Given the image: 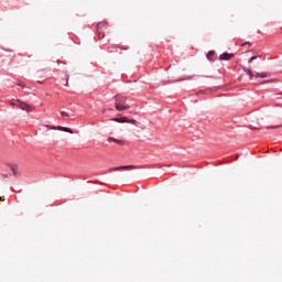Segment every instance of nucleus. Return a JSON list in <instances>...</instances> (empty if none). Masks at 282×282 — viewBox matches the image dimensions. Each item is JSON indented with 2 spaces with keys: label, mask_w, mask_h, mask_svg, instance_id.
Returning a JSON list of instances; mask_svg holds the SVG:
<instances>
[{
  "label": "nucleus",
  "mask_w": 282,
  "mask_h": 282,
  "mask_svg": "<svg viewBox=\"0 0 282 282\" xmlns=\"http://www.w3.org/2000/svg\"><path fill=\"white\" fill-rule=\"evenodd\" d=\"M115 108L117 111H124L126 109H129V105L127 104V97L122 95H117L115 97Z\"/></svg>",
  "instance_id": "obj_1"
},
{
  "label": "nucleus",
  "mask_w": 282,
  "mask_h": 282,
  "mask_svg": "<svg viewBox=\"0 0 282 282\" xmlns=\"http://www.w3.org/2000/svg\"><path fill=\"white\" fill-rule=\"evenodd\" d=\"M245 72H246V74H247L248 76H250V78H253V77H254V74H252V70H250V69H245Z\"/></svg>",
  "instance_id": "obj_12"
},
{
  "label": "nucleus",
  "mask_w": 282,
  "mask_h": 282,
  "mask_svg": "<svg viewBox=\"0 0 282 282\" xmlns=\"http://www.w3.org/2000/svg\"><path fill=\"white\" fill-rule=\"evenodd\" d=\"M252 61H257V56H252V57L249 59V63H252Z\"/></svg>",
  "instance_id": "obj_16"
},
{
  "label": "nucleus",
  "mask_w": 282,
  "mask_h": 282,
  "mask_svg": "<svg viewBox=\"0 0 282 282\" xmlns=\"http://www.w3.org/2000/svg\"><path fill=\"white\" fill-rule=\"evenodd\" d=\"M10 105L12 107H18L19 109H22V111H32V109H34L32 106H30L26 102H23L19 99H12L10 101Z\"/></svg>",
  "instance_id": "obj_2"
},
{
  "label": "nucleus",
  "mask_w": 282,
  "mask_h": 282,
  "mask_svg": "<svg viewBox=\"0 0 282 282\" xmlns=\"http://www.w3.org/2000/svg\"><path fill=\"white\" fill-rule=\"evenodd\" d=\"M17 85H18V87H22V89H25V84L19 83V84H17Z\"/></svg>",
  "instance_id": "obj_15"
},
{
  "label": "nucleus",
  "mask_w": 282,
  "mask_h": 282,
  "mask_svg": "<svg viewBox=\"0 0 282 282\" xmlns=\"http://www.w3.org/2000/svg\"><path fill=\"white\" fill-rule=\"evenodd\" d=\"M129 124H135V119H128V121H126Z\"/></svg>",
  "instance_id": "obj_14"
},
{
  "label": "nucleus",
  "mask_w": 282,
  "mask_h": 282,
  "mask_svg": "<svg viewBox=\"0 0 282 282\" xmlns=\"http://www.w3.org/2000/svg\"><path fill=\"white\" fill-rule=\"evenodd\" d=\"M2 177H4V178L8 177V174H2Z\"/></svg>",
  "instance_id": "obj_17"
},
{
  "label": "nucleus",
  "mask_w": 282,
  "mask_h": 282,
  "mask_svg": "<svg viewBox=\"0 0 282 282\" xmlns=\"http://www.w3.org/2000/svg\"><path fill=\"white\" fill-rule=\"evenodd\" d=\"M213 56H215V51H209V52L207 53V58H208V61H213Z\"/></svg>",
  "instance_id": "obj_11"
},
{
  "label": "nucleus",
  "mask_w": 282,
  "mask_h": 282,
  "mask_svg": "<svg viewBox=\"0 0 282 282\" xmlns=\"http://www.w3.org/2000/svg\"><path fill=\"white\" fill-rule=\"evenodd\" d=\"M268 76H270L268 73H256L254 75L256 78H268Z\"/></svg>",
  "instance_id": "obj_9"
},
{
  "label": "nucleus",
  "mask_w": 282,
  "mask_h": 282,
  "mask_svg": "<svg viewBox=\"0 0 282 282\" xmlns=\"http://www.w3.org/2000/svg\"><path fill=\"white\" fill-rule=\"evenodd\" d=\"M111 120H112V122H119L121 124L124 123V122H128L127 117H115Z\"/></svg>",
  "instance_id": "obj_6"
},
{
  "label": "nucleus",
  "mask_w": 282,
  "mask_h": 282,
  "mask_svg": "<svg viewBox=\"0 0 282 282\" xmlns=\"http://www.w3.org/2000/svg\"><path fill=\"white\" fill-rule=\"evenodd\" d=\"M243 45H250V42H246Z\"/></svg>",
  "instance_id": "obj_18"
},
{
  "label": "nucleus",
  "mask_w": 282,
  "mask_h": 282,
  "mask_svg": "<svg viewBox=\"0 0 282 282\" xmlns=\"http://www.w3.org/2000/svg\"><path fill=\"white\" fill-rule=\"evenodd\" d=\"M108 142H116V144H119L120 147L124 145V141L109 137Z\"/></svg>",
  "instance_id": "obj_7"
},
{
  "label": "nucleus",
  "mask_w": 282,
  "mask_h": 282,
  "mask_svg": "<svg viewBox=\"0 0 282 282\" xmlns=\"http://www.w3.org/2000/svg\"><path fill=\"white\" fill-rule=\"evenodd\" d=\"M11 171L13 172V175L18 177L19 173L17 172L18 166L17 165H9Z\"/></svg>",
  "instance_id": "obj_10"
},
{
  "label": "nucleus",
  "mask_w": 282,
  "mask_h": 282,
  "mask_svg": "<svg viewBox=\"0 0 282 282\" xmlns=\"http://www.w3.org/2000/svg\"><path fill=\"white\" fill-rule=\"evenodd\" d=\"M61 116L62 118H69V113H67L66 111H61Z\"/></svg>",
  "instance_id": "obj_13"
},
{
  "label": "nucleus",
  "mask_w": 282,
  "mask_h": 282,
  "mask_svg": "<svg viewBox=\"0 0 282 282\" xmlns=\"http://www.w3.org/2000/svg\"><path fill=\"white\" fill-rule=\"evenodd\" d=\"M51 129H57L58 131H65L66 133H72V130L67 127H63V126H58L56 127H52Z\"/></svg>",
  "instance_id": "obj_8"
},
{
  "label": "nucleus",
  "mask_w": 282,
  "mask_h": 282,
  "mask_svg": "<svg viewBox=\"0 0 282 282\" xmlns=\"http://www.w3.org/2000/svg\"><path fill=\"white\" fill-rule=\"evenodd\" d=\"M37 83L41 85L42 82H37Z\"/></svg>",
  "instance_id": "obj_20"
},
{
  "label": "nucleus",
  "mask_w": 282,
  "mask_h": 282,
  "mask_svg": "<svg viewBox=\"0 0 282 282\" xmlns=\"http://www.w3.org/2000/svg\"><path fill=\"white\" fill-rule=\"evenodd\" d=\"M104 25H105V22H99L97 24V32L99 34V39H102L105 36V34H102V31H101Z\"/></svg>",
  "instance_id": "obj_5"
},
{
  "label": "nucleus",
  "mask_w": 282,
  "mask_h": 282,
  "mask_svg": "<svg viewBox=\"0 0 282 282\" xmlns=\"http://www.w3.org/2000/svg\"><path fill=\"white\" fill-rule=\"evenodd\" d=\"M69 84L66 82V87L68 86Z\"/></svg>",
  "instance_id": "obj_19"
},
{
  "label": "nucleus",
  "mask_w": 282,
  "mask_h": 282,
  "mask_svg": "<svg viewBox=\"0 0 282 282\" xmlns=\"http://www.w3.org/2000/svg\"><path fill=\"white\" fill-rule=\"evenodd\" d=\"M131 169H135L134 165H122L117 167H111L110 171H129Z\"/></svg>",
  "instance_id": "obj_3"
},
{
  "label": "nucleus",
  "mask_w": 282,
  "mask_h": 282,
  "mask_svg": "<svg viewBox=\"0 0 282 282\" xmlns=\"http://www.w3.org/2000/svg\"><path fill=\"white\" fill-rule=\"evenodd\" d=\"M232 56H235V55L230 54V53H223V54H220L219 59L220 61H230V58H232Z\"/></svg>",
  "instance_id": "obj_4"
}]
</instances>
